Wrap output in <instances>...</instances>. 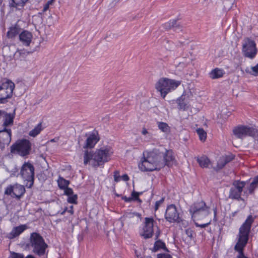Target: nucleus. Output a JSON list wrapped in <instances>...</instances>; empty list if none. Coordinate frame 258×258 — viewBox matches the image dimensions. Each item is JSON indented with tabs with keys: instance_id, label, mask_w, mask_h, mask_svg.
Segmentation results:
<instances>
[{
	"instance_id": "nucleus-40",
	"label": "nucleus",
	"mask_w": 258,
	"mask_h": 258,
	"mask_svg": "<svg viewBox=\"0 0 258 258\" xmlns=\"http://www.w3.org/2000/svg\"><path fill=\"white\" fill-rule=\"evenodd\" d=\"M165 200L164 198H162L160 200L157 201L155 202L154 210L155 211H157L160 205L164 202Z\"/></svg>"
},
{
	"instance_id": "nucleus-47",
	"label": "nucleus",
	"mask_w": 258,
	"mask_h": 258,
	"mask_svg": "<svg viewBox=\"0 0 258 258\" xmlns=\"http://www.w3.org/2000/svg\"><path fill=\"white\" fill-rule=\"evenodd\" d=\"M121 180L128 181L130 180V177L127 174H124L121 176Z\"/></svg>"
},
{
	"instance_id": "nucleus-13",
	"label": "nucleus",
	"mask_w": 258,
	"mask_h": 258,
	"mask_svg": "<svg viewBox=\"0 0 258 258\" xmlns=\"http://www.w3.org/2000/svg\"><path fill=\"white\" fill-rule=\"evenodd\" d=\"M233 135L238 139H243L247 136L254 137L255 135V129L253 127L238 125L233 129Z\"/></svg>"
},
{
	"instance_id": "nucleus-24",
	"label": "nucleus",
	"mask_w": 258,
	"mask_h": 258,
	"mask_svg": "<svg viewBox=\"0 0 258 258\" xmlns=\"http://www.w3.org/2000/svg\"><path fill=\"white\" fill-rule=\"evenodd\" d=\"M163 159L164 162V166H169L171 163L175 159L172 150H166L165 152L163 153Z\"/></svg>"
},
{
	"instance_id": "nucleus-17",
	"label": "nucleus",
	"mask_w": 258,
	"mask_h": 258,
	"mask_svg": "<svg viewBox=\"0 0 258 258\" xmlns=\"http://www.w3.org/2000/svg\"><path fill=\"white\" fill-rule=\"evenodd\" d=\"M99 140L100 137L98 131L96 130H94L88 134L84 148L90 149L94 148Z\"/></svg>"
},
{
	"instance_id": "nucleus-53",
	"label": "nucleus",
	"mask_w": 258,
	"mask_h": 258,
	"mask_svg": "<svg viewBox=\"0 0 258 258\" xmlns=\"http://www.w3.org/2000/svg\"><path fill=\"white\" fill-rule=\"evenodd\" d=\"M149 133L147 131V130L145 127H143L142 131V134L143 135L146 136V135L148 134Z\"/></svg>"
},
{
	"instance_id": "nucleus-28",
	"label": "nucleus",
	"mask_w": 258,
	"mask_h": 258,
	"mask_svg": "<svg viewBox=\"0 0 258 258\" xmlns=\"http://www.w3.org/2000/svg\"><path fill=\"white\" fill-rule=\"evenodd\" d=\"M197 160L199 166L203 168H208L211 164L210 159L206 155H202L201 157H198Z\"/></svg>"
},
{
	"instance_id": "nucleus-48",
	"label": "nucleus",
	"mask_w": 258,
	"mask_h": 258,
	"mask_svg": "<svg viewBox=\"0 0 258 258\" xmlns=\"http://www.w3.org/2000/svg\"><path fill=\"white\" fill-rule=\"evenodd\" d=\"M122 199L125 202H131L133 201V198H131V197H127L126 196L122 197Z\"/></svg>"
},
{
	"instance_id": "nucleus-35",
	"label": "nucleus",
	"mask_w": 258,
	"mask_h": 258,
	"mask_svg": "<svg viewBox=\"0 0 258 258\" xmlns=\"http://www.w3.org/2000/svg\"><path fill=\"white\" fill-rule=\"evenodd\" d=\"M142 194V192H137L133 191L131 194V198H133V201L142 202V200L139 198V196Z\"/></svg>"
},
{
	"instance_id": "nucleus-57",
	"label": "nucleus",
	"mask_w": 258,
	"mask_h": 258,
	"mask_svg": "<svg viewBox=\"0 0 258 258\" xmlns=\"http://www.w3.org/2000/svg\"><path fill=\"white\" fill-rule=\"evenodd\" d=\"M50 142H55L54 139H52V140H51Z\"/></svg>"
},
{
	"instance_id": "nucleus-2",
	"label": "nucleus",
	"mask_w": 258,
	"mask_h": 258,
	"mask_svg": "<svg viewBox=\"0 0 258 258\" xmlns=\"http://www.w3.org/2000/svg\"><path fill=\"white\" fill-rule=\"evenodd\" d=\"M113 153L112 147L109 145L101 147L94 152L86 150L83 156L84 164L86 165L92 160V167L97 168L102 166L111 160Z\"/></svg>"
},
{
	"instance_id": "nucleus-37",
	"label": "nucleus",
	"mask_w": 258,
	"mask_h": 258,
	"mask_svg": "<svg viewBox=\"0 0 258 258\" xmlns=\"http://www.w3.org/2000/svg\"><path fill=\"white\" fill-rule=\"evenodd\" d=\"M185 234L189 238V240H194L196 236V233L191 228H188L185 230Z\"/></svg>"
},
{
	"instance_id": "nucleus-4",
	"label": "nucleus",
	"mask_w": 258,
	"mask_h": 258,
	"mask_svg": "<svg viewBox=\"0 0 258 258\" xmlns=\"http://www.w3.org/2000/svg\"><path fill=\"white\" fill-rule=\"evenodd\" d=\"M181 83V81L162 78L156 83L155 88L160 93L162 97L164 99L169 93L176 89Z\"/></svg>"
},
{
	"instance_id": "nucleus-56",
	"label": "nucleus",
	"mask_w": 258,
	"mask_h": 258,
	"mask_svg": "<svg viewBox=\"0 0 258 258\" xmlns=\"http://www.w3.org/2000/svg\"><path fill=\"white\" fill-rule=\"evenodd\" d=\"M142 258H153V257L151 256H146L143 257Z\"/></svg>"
},
{
	"instance_id": "nucleus-34",
	"label": "nucleus",
	"mask_w": 258,
	"mask_h": 258,
	"mask_svg": "<svg viewBox=\"0 0 258 258\" xmlns=\"http://www.w3.org/2000/svg\"><path fill=\"white\" fill-rule=\"evenodd\" d=\"M196 132L199 136L200 140L202 142H205L207 137L206 132L203 128H198L196 130Z\"/></svg>"
},
{
	"instance_id": "nucleus-45",
	"label": "nucleus",
	"mask_w": 258,
	"mask_h": 258,
	"mask_svg": "<svg viewBox=\"0 0 258 258\" xmlns=\"http://www.w3.org/2000/svg\"><path fill=\"white\" fill-rule=\"evenodd\" d=\"M51 4V1H48L44 6L43 11L46 12L48 10L50 5Z\"/></svg>"
},
{
	"instance_id": "nucleus-31",
	"label": "nucleus",
	"mask_w": 258,
	"mask_h": 258,
	"mask_svg": "<svg viewBox=\"0 0 258 258\" xmlns=\"http://www.w3.org/2000/svg\"><path fill=\"white\" fill-rule=\"evenodd\" d=\"M158 128L165 134H168L171 131V128L169 125L164 122L158 121L157 122Z\"/></svg>"
},
{
	"instance_id": "nucleus-5",
	"label": "nucleus",
	"mask_w": 258,
	"mask_h": 258,
	"mask_svg": "<svg viewBox=\"0 0 258 258\" xmlns=\"http://www.w3.org/2000/svg\"><path fill=\"white\" fill-rule=\"evenodd\" d=\"M189 212L194 221L203 219L210 213V207L203 200L194 202L190 206Z\"/></svg>"
},
{
	"instance_id": "nucleus-3",
	"label": "nucleus",
	"mask_w": 258,
	"mask_h": 258,
	"mask_svg": "<svg viewBox=\"0 0 258 258\" xmlns=\"http://www.w3.org/2000/svg\"><path fill=\"white\" fill-rule=\"evenodd\" d=\"M255 218L251 215H248L239 229L237 241L234 247L235 251L237 252L236 258H248L244 254V250L248 242L250 229Z\"/></svg>"
},
{
	"instance_id": "nucleus-44",
	"label": "nucleus",
	"mask_w": 258,
	"mask_h": 258,
	"mask_svg": "<svg viewBox=\"0 0 258 258\" xmlns=\"http://www.w3.org/2000/svg\"><path fill=\"white\" fill-rule=\"evenodd\" d=\"M5 115V111L0 110V124L2 125Z\"/></svg>"
},
{
	"instance_id": "nucleus-38",
	"label": "nucleus",
	"mask_w": 258,
	"mask_h": 258,
	"mask_svg": "<svg viewBox=\"0 0 258 258\" xmlns=\"http://www.w3.org/2000/svg\"><path fill=\"white\" fill-rule=\"evenodd\" d=\"M121 176L119 170H116L113 172L114 181L115 182H118L121 180Z\"/></svg>"
},
{
	"instance_id": "nucleus-26",
	"label": "nucleus",
	"mask_w": 258,
	"mask_h": 258,
	"mask_svg": "<svg viewBox=\"0 0 258 258\" xmlns=\"http://www.w3.org/2000/svg\"><path fill=\"white\" fill-rule=\"evenodd\" d=\"M177 20L176 19L170 20L167 23L163 24V27L166 30L173 29L174 31L181 29V27L179 24H177Z\"/></svg>"
},
{
	"instance_id": "nucleus-7",
	"label": "nucleus",
	"mask_w": 258,
	"mask_h": 258,
	"mask_svg": "<svg viewBox=\"0 0 258 258\" xmlns=\"http://www.w3.org/2000/svg\"><path fill=\"white\" fill-rule=\"evenodd\" d=\"M31 149L32 144L26 139L18 140L11 146V152L12 154H17L21 157L29 155Z\"/></svg>"
},
{
	"instance_id": "nucleus-43",
	"label": "nucleus",
	"mask_w": 258,
	"mask_h": 258,
	"mask_svg": "<svg viewBox=\"0 0 258 258\" xmlns=\"http://www.w3.org/2000/svg\"><path fill=\"white\" fill-rule=\"evenodd\" d=\"M211 220H210L208 222L205 223V224H199L198 222H195V224L196 227H201L202 228H205L207 227L208 225H209L211 224Z\"/></svg>"
},
{
	"instance_id": "nucleus-23",
	"label": "nucleus",
	"mask_w": 258,
	"mask_h": 258,
	"mask_svg": "<svg viewBox=\"0 0 258 258\" xmlns=\"http://www.w3.org/2000/svg\"><path fill=\"white\" fill-rule=\"evenodd\" d=\"M45 128L42 121L39 122L33 129L29 131L28 135L31 137L35 138Z\"/></svg>"
},
{
	"instance_id": "nucleus-14",
	"label": "nucleus",
	"mask_w": 258,
	"mask_h": 258,
	"mask_svg": "<svg viewBox=\"0 0 258 258\" xmlns=\"http://www.w3.org/2000/svg\"><path fill=\"white\" fill-rule=\"evenodd\" d=\"M164 217L166 220L169 223H180L182 221L177 207L172 204L167 206Z\"/></svg>"
},
{
	"instance_id": "nucleus-1",
	"label": "nucleus",
	"mask_w": 258,
	"mask_h": 258,
	"mask_svg": "<svg viewBox=\"0 0 258 258\" xmlns=\"http://www.w3.org/2000/svg\"><path fill=\"white\" fill-rule=\"evenodd\" d=\"M143 155L138 164V167L141 171H159L164 166L163 152L159 149L154 148L152 150H146L143 152Z\"/></svg>"
},
{
	"instance_id": "nucleus-22",
	"label": "nucleus",
	"mask_w": 258,
	"mask_h": 258,
	"mask_svg": "<svg viewBox=\"0 0 258 258\" xmlns=\"http://www.w3.org/2000/svg\"><path fill=\"white\" fill-rule=\"evenodd\" d=\"M258 187V180L255 176L249 186L243 191L244 196L247 198L249 195H254V191Z\"/></svg>"
},
{
	"instance_id": "nucleus-32",
	"label": "nucleus",
	"mask_w": 258,
	"mask_h": 258,
	"mask_svg": "<svg viewBox=\"0 0 258 258\" xmlns=\"http://www.w3.org/2000/svg\"><path fill=\"white\" fill-rule=\"evenodd\" d=\"M5 115L3 123V126H4V128H6L7 126L13 124L14 121V117L10 113H8L5 111Z\"/></svg>"
},
{
	"instance_id": "nucleus-20",
	"label": "nucleus",
	"mask_w": 258,
	"mask_h": 258,
	"mask_svg": "<svg viewBox=\"0 0 258 258\" xmlns=\"http://www.w3.org/2000/svg\"><path fill=\"white\" fill-rule=\"evenodd\" d=\"M19 38V40L24 45L29 46L31 43L33 35L30 32L25 30L20 32Z\"/></svg>"
},
{
	"instance_id": "nucleus-36",
	"label": "nucleus",
	"mask_w": 258,
	"mask_h": 258,
	"mask_svg": "<svg viewBox=\"0 0 258 258\" xmlns=\"http://www.w3.org/2000/svg\"><path fill=\"white\" fill-rule=\"evenodd\" d=\"M78 196L76 194H74L70 196H69L67 199V202L69 203L73 204H78Z\"/></svg>"
},
{
	"instance_id": "nucleus-54",
	"label": "nucleus",
	"mask_w": 258,
	"mask_h": 258,
	"mask_svg": "<svg viewBox=\"0 0 258 258\" xmlns=\"http://www.w3.org/2000/svg\"><path fill=\"white\" fill-rule=\"evenodd\" d=\"M67 212H68V207H65L63 210L60 212V214L63 215Z\"/></svg>"
},
{
	"instance_id": "nucleus-33",
	"label": "nucleus",
	"mask_w": 258,
	"mask_h": 258,
	"mask_svg": "<svg viewBox=\"0 0 258 258\" xmlns=\"http://www.w3.org/2000/svg\"><path fill=\"white\" fill-rule=\"evenodd\" d=\"M58 186L60 189L63 190L69 186L70 184V181L64 178L59 176L58 179L57 180Z\"/></svg>"
},
{
	"instance_id": "nucleus-58",
	"label": "nucleus",
	"mask_w": 258,
	"mask_h": 258,
	"mask_svg": "<svg viewBox=\"0 0 258 258\" xmlns=\"http://www.w3.org/2000/svg\"><path fill=\"white\" fill-rule=\"evenodd\" d=\"M156 238H157L158 237V235H156Z\"/></svg>"
},
{
	"instance_id": "nucleus-21",
	"label": "nucleus",
	"mask_w": 258,
	"mask_h": 258,
	"mask_svg": "<svg viewBox=\"0 0 258 258\" xmlns=\"http://www.w3.org/2000/svg\"><path fill=\"white\" fill-rule=\"evenodd\" d=\"M27 228L28 226L26 224H22L19 226L14 227L9 233V238L13 239L19 236Z\"/></svg>"
},
{
	"instance_id": "nucleus-30",
	"label": "nucleus",
	"mask_w": 258,
	"mask_h": 258,
	"mask_svg": "<svg viewBox=\"0 0 258 258\" xmlns=\"http://www.w3.org/2000/svg\"><path fill=\"white\" fill-rule=\"evenodd\" d=\"M161 249L168 251L166 248L165 242L160 239H158L155 242L152 250L156 252Z\"/></svg>"
},
{
	"instance_id": "nucleus-55",
	"label": "nucleus",
	"mask_w": 258,
	"mask_h": 258,
	"mask_svg": "<svg viewBox=\"0 0 258 258\" xmlns=\"http://www.w3.org/2000/svg\"><path fill=\"white\" fill-rule=\"evenodd\" d=\"M25 258H35L33 255L29 254Z\"/></svg>"
},
{
	"instance_id": "nucleus-25",
	"label": "nucleus",
	"mask_w": 258,
	"mask_h": 258,
	"mask_svg": "<svg viewBox=\"0 0 258 258\" xmlns=\"http://www.w3.org/2000/svg\"><path fill=\"white\" fill-rule=\"evenodd\" d=\"M234 156L232 155L222 156L218 160L217 164V168L219 169H222L226 164L230 162L234 159Z\"/></svg>"
},
{
	"instance_id": "nucleus-10",
	"label": "nucleus",
	"mask_w": 258,
	"mask_h": 258,
	"mask_svg": "<svg viewBox=\"0 0 258 258\" xmlns=\"http://www.w3.org/2000/svg\"><path fill=\"white\" fill-rule=\"evenodd\" d=\"M246 181L240 180H235L232 182V186L229 189L228 198L232 200L237 201H244L241 197L243 188L246 185Z\"/></svg>"
},
{
	"instance_id": "nucleus-15",
	"label": "nucleus",
	"mask_w": 258,
	"mask_h": 258,
	"mask_svg": "<svg viewBox=\"0 0 258 258\" xmlns=\"http://www.w3.org/2000/svg\"><path fill=\"white\" fill-rule=\"evenodd\" d=\"M154 220L153 217L145 218L143 231L141 235L144 238L147 239L152 237L154 233Z\"/></svg>"
},
{
	"instance_id": "nucleus-27",
	"label": "nucleus",
	"mask_w": 258,
	"mask_h": 258,
	"mask_svg": "<svg viewBox=\"0 0 258 258\" xmlns=\"http://www.w3.org/2000/svg\"><path fill=\"white\" fill-rule=\"evenodd\" d=\"M224 74L223 70L216 68L210 72L209 77L212 79H216L222 78Z\"/></svg>"
},
{
	"instance_id": "nucleus-12",
	"label": "nucleus",
	"mask_w": 258,
	"mask_h": 258,
	"mask_svg": "<svg viewBox=\"0 0 258 258\" xmlns=\"http://www.w3.org/2000/svg\"><path fill=\"white\" fill-rule=\"evenodd\" d=\"M26 192L24 185L18 183L9 184L5 190V194L10 196L13 198L19 200L24 196Z\"/></svg>"
},
{
	"instance_id": "nucleus-8",
	"label": "nucleus",
	"mask_w": 258,
	"mask_h": 258,
	"mask_svg": "<svg viewBox=\"0 0 258 258\" xmlns=\"http://www.w3.org/2000/svg\"><path fill=\"white\" fill-rule=\"evenodd\" d=\"M34 166L29 162H25L21 167L20 175L28 188H31L34 184Z\"/></svg>"
},
{
	"instance_id": "nucleus-19",
	"label": "nucleus",
	"mask_w": 258,
	"mask_h": 258,
	"mask_svg": "<svg viewBox=\"0 0 258 258\" xmlns=\"http://www.w3.org/2000/svg\"><path fill=\"white\" fill-rule=\"evenodd\" d=\"M21 28L18 23L11 26L6 33L7 37L9 39L14 40L19 35Z\"/></svg>"
},
{
	"instance_id": "nucleus-41",
	"label": "nucleus",
	"mask_w": 258,
	"mask_h": 258,
	"mask_svg": "<svg viewBox=\"0 0 258 258\" xmlns=\"http://www.w3.org/2000/svg\"><path fill=\"white\" fill-rule=\"evenodd\" d=\"M63 190H64V194L67 196L68 197L74 195V191L73 189L70 187H69L68 186L66 188L63 189Z\"/></svg>"
},
{
	"instance_id": "nucleus-16",
	"label": "nucleus",
	"mask_w": 258,
	"mask_h": 258,
	"mask_svg": "<svg viewBox=\"0 0 258 258\" xmlns=\"http://www.w3.org/2000/svg\"><path fill=\"white\" fill-rule=\"evenodd\" d=\"M189 95L185 91L176 99L175 102L177 104V108L179 110L186 111L189 108Z\"/></svg>"
},
{
	"instance_id": "nucleus-11",
	"label": "nucleus",
	"mask_w": 258,
	"mask_h": 258,
	"mask_svg": "<svg viewBox=\"0 0 258 258\" xmlns=\"http://www.w3.org/2000/svg\"><path fill=\"white\" fill-rule=\"evenodd\" d=\"M242 51L243 55L250 59L254 58L257 52L255 42L249 38H246L243 40Z\"/></svg>"
},
{
	"instance_id": "nucleus-52",
	"label": "nucleus",
	"mask_w": 258,
	"mask_h": 258,
	"mask_svg": "<svg viewBox=\"0 0 258 258\" xmlns=\"http://www.w3.org/2000/svg\"><path fill=\"white\" fill-rule=\"evenodd\" d=\"M251 70L253 72L257 74L258 73V63L254 67L251 68Z\"/></svg>"
},
{
	"instance_id": "nucleus-29",
	"label": "nucleus",
	"mask_w": 258,
	"mask_h": 258,
	"mask_svg": "<svg viewBox=\"0 0 258 258\" xmlns=\"http://www.w3.org/2000/svg\"><path fill=\"white\" fill-rule=\"evenodd\" d=\"M10 6L11 7L16 8L18 10H22L28 0H11Z\"/></svg>"
},
{
	"instance_id": "nucleus-42",
	"label": "nucleus",
	"mask_w": 258,
	"mask_h": 258,
	"mask_svg": "<svg viewBox=\"0 0 258 258\" xmlns=\"http://www.w3.org/2000/svg\"><path fill=\"white\" fill-rule=\"evenodd\" d=\"M157 258H173L172 256L168 254L165 253H158L157 255Z\"/></svg>"
},
{
	"instance_id": "nucleus-49",
	"label": "nucleus",
	"mask_w": 258,
	"mask_h": 258,
	"mask_svg": "<svg viewBox=\"0 0 258 258\" xmlns=\"http://www.w3.org/2000/svg\"><path fill=\"white\" fill-rule=\"evenodd\" d=\"M135 256L137 258H142L143 257L142 256L141 253L140 252L138 251V250L137 249L135 250Z\"/></svg>"
},
{
	"instance_id": "nucleus-46",
	"label": "nucleus",
	"mask_w": 258,
	"mask_h": 258,
	"mask_svg": "<svg viewBox=\"0 0 258 258\" xmlns=\"http://www.w3.org/2000/svg\"><path fill=\"white\" fill-rule=\"evenodd\" d=\"M30 247H31V245L30 244V240L29 242L23 244V248L25 250H29L30 249Z\"/></svg>"
},
{
	"instance_id": "nucleus-6",
	"label": "nucleus",
	"mask_w": 258,
	"mask_h": 258,
	"mask_svg": "<svg viewBox=\"0 0 258 258\" xmlns=\"http://www.w3.org/2000/svg\"><path fill=\"white\" fill-rule=\"evenodd\" d=\"M29 240L33 253L39 256H44L48 245L43 237L37 232H33L30 234Z\"/></svg>"
},
{
	"instance_id": "nucleus-9",
	"label": "nucleus",
	"mask_w": 258,
	"mask_h": 258,
	"mask_svg": "<svg viewBox=\"0 0 258 258\" xmlns=\"http://www.w3.org/2000/svg\"><path fill=\"white\" fill-rule=\"evenodd\" d=\"M15 87V84L9 79L0 84V104L7 103L12 97Z\"/></svg>"
},
{
	"instance_id": "nucleus-50",
	"label": "nucleus",
	"mask_w": 258,
	"mask_h": 258,
	"mask_svg": "<svg viewBox=\"0 0 258 258\" xmlns=\"http://www.w3.org/2000/svg\"><path fill=\"white\" fill-rule=\"evenodd\" d=\"M213 212H214L213 220L214 221H217L218 220V219H217V211L216 208H214L213 209Z\"/></svg>"
},
{
	"instance_id": "nucleus-51",
	"label": "nucleus",
	"mask_w": 258,
	"mask_h": 258,
	"mask_svg": "<svg viewBox=\"0 0 258 258\" xmlns=\"http://www.w3.org/2000/svg\"><path fill=\"white\" fill-rule=\"evenodd\" d=\"M68 212L70 213L71 215L74 214V207L73 206H71L69 208H68Z\"/></svg>"
},
{
	"instance_id": "nucleus-18",
	"label": "nucleus",
	"mask_w": 258,
	"mask_h": 258,
	"mask_svg": "<svg viewBox=\"0 0 258 258\" xmlns=\"http://www.w3.org/2000/svg\"><path fill=\"white\" fill-rule=\"evenodd\" d=\"M12 132L10 129L4 128L0 131V148H4L5 145L9 144L11 141Z\"/></svg>"
},
{
	"instance_id": "nucleus-39",
	"label": "nucleus",
	"mask_w": 258,
	"mask_h": 258,
	"mask_svg": "<svg viewBox=\"0 0 258 258\" xmlns=\"http://www.w3.org/2000/svg\"><path fill=\"white\" fill-rule=\"evenodd\" d=\"M24 255L15 252H11V254L9 258H24Z\"/></svg>"
}]
</instances>
